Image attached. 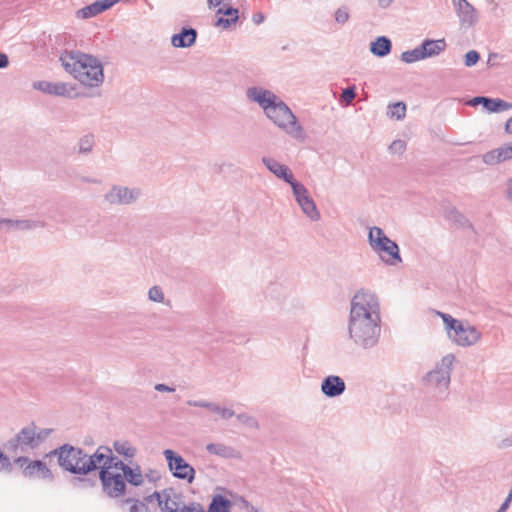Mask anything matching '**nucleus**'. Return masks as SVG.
Here are the masks:
<instances>
[{"label":"nucleus","instance_id":"41","mask_svg":"<svg viewBox=\"0 0 512 512\" xmlns=\"http://www.w3.org/2000/svg\"><path fill=\"white\" fill-rule=\"evenodd\" d=\"M334 18L337 24L344 25L350 18L349 10L347 7H340L334 13Z\"/></svg>","mask_w":512,"mask_h":512},{"label":"nucleus","instance_id":"28","mask_svg":"<svg viewBox=\"0 0 512 512\" xmlns=\"http://www.w3.org/2000/svg\"><path fill=\"white\" fill-rule=\"evenodd\" d=\"M46 226V223L41 220H32V219H21V220H12L10 222V227L18 230H31L35 228H43Z\"/></svg>","mask_w":512,"mask_h":512},{"label":"nucleus","instance_id":"26","mask_svg":"<svg viewBox=\"0 0 512 512\" xmlns=\"http://www.w3.org/2000/svg\"><path fill=\"white\" fill-rule=\"evenodd\" d=\"M232 503L229 499L220 494L212 497L207 512H230Z\"/></svg>","mask_w":512,"mask_h":512},{"label":"nucleus","instance_id":"6","mask_svg":"<svg viewBox=\"0 0 512 512\" xmlns=\"http://www.w3.org/2000/svg\"><path fill=\"white\" fill-rule=\"evenodd\" d=\"M51 455L58 456V463L64 470L75 474L84 475V462L86 453L81 449L69 444H64L50 452Z\"/></svg>","mask_w":512,"mask_h":512},{"label":"nucleus","instance_id":"7","mask_svg":"<svg viewBox=\"0 0 512 512\" xmlns=\"http://www.w3.org/2000/svg\"><path fill=\"white\" fill-rule=\"evenodd\" d=\"M4 447L8 452L13 454H25L37 449L39 446L34 435V423L23 427L14 437L5 443Z\"/></svg>","mask_w":512,"mask_h":512},{"label":"nucleus","instance_id":"54","mask_svg":"<svg viewBox=\"0 0 512 512\" xmlns=\"http://www.w3.org/2000/svg\"><path fill=\"white\" fill-rule=\"evenodd\" d=\"M504 150V154L506 157V160L512 159V141L508 143L507 145L502 146Z\"/></svg>","mask_w":512,"mask_h":512},{"label":"nucleus","instance_id":"35","mask_svg":"<svg viewBox=\"0 0 512 512\" xmlns=\"http://www.w3.org/2000/svg\"><path fill=\"white\" fill-rule=\"evenodd\" d=\"M94 146V135L86 134L82 136L78 141V153L89 154Z\"/></svg>","mask_w":512,"mask_h":512},{"label":"nucleus","instance_id":"40","mask_svg":"<svg viewBox=\"0 0 512 512\" xmlns=\"http://www.w3.org/2000/svg\"><path fill=\"white\" fill-rule=\"evenodd\" d=\"M13 470V463L10 458L0 449V473L10 474Z\"/></svg>","mask_w":512,"mask_h":512},{"label":"nucleus","instance_id":"56","mask_svg":"<svg viewBox=\"0 0 512 512\" xmlns=\"http://www.w3.org/2000/svg\"><path fill=\"white\" fill-rule=\"evenodd\" d=\"M506 197L512 203V178L506 183Z\"/></svg>","mask_w":512,"mask_h":512},{"label":"nucleus","instance_id":"63","mask_svg":"<svg viewBox=\"0 0 512 512\" xmlns=\"http://www.w3.org/2000/svg\"><path fill=\"white\" fill-rule=\"evenodd\" d=\"M452 1H453V4H454L455 8H456L459 4H462V3L467 2V0H452Z\"/></svg>","mask_w":512,"mask_h":512},{"label":"nucleus","instance_id":"31","mask_svg":"<svg viewBox=\"0 0 512 512\" xmlns=\"http://www.w3.org/2000/svg\"><path fill=\"white\" fill-rule=\"evenodd\" d=\"M113 448L118 454L123 455L126 458H133L137 452L136 448L128 441H114Z\"/></svg>","mask_w":512,"mask_h":512},{"label":"nucleus","instance_id":"20","mask_svg":"<svg viewBox=\"0 0 512 512\" xmlns=\"http://www.w3.org/2000/svg\"><path fill=\"white\" fill-rule=\"evenodd\" d=\"M421 49L423 52L424 59L438 56L446 48L445 39H425L421 43Z\"/></svg>","mask_w":512,"mask_h":512},{"label":"nucleus","instance_id":"34","mask_svg":"<svg viewBox=\"0 0 512 512\" xmlns=\"http://www.w3.org/2000/svg\"><path fill=\"white\" fill-rule=\"evenodd\" d=\"M401 61L411 64L424 59L421 46H418L412 50L402 52L400 56Z\"/></svg>","mask_w":512,"mask_h":512},{"label":"nucleus","instance_id":"15","mask_svg":"<svg viewBox=\"0 0 512 512\" xmlns=\"http://www.w3.org/2000/svg\"><path fill=\"white\" fill-rule=\"evenodd\" d=\"M112 460H115L112 449L108 446H99L92 455L86 453L82 473L87 475L98 468L101 470L102 467L107 466V463H110Z\"/></svg>","mask_w":512,"mask_h":512},{"label":"nucleus","instance_id":"27","mask_svg":"<svg viewBox=\"0 0 512 512\" xmlns=\"http://www.w3.org/2000/svg\"><path fill=\"white\" fill-rule=\"evenodd\" d=\"M445 217L458 227H471L469 220L455 207H448L445 211Z\"/></svg>","mask_w":512,"mask_h":512},{"label":"nucleus","instance_id":"53","mask_svg":"<svg viewBox=\"0 0 512 512\" xmlns=\"http://www.w3.org/2000/svg\"><path fill=\"white\" fill-rule=\"evenodd\" d=\"M154 389L158 392H174L175 391V388L174 387H171V386H168L166 384H163V383H158L154 386Z\"/></svg>","mask_w":512,"mask_h":512},{"label":"nucleus","instance_id":"5","mask_svg":"<svg viewBox=\"0 0 512 512\" xmlns=\"http://www.w3.org/2000/svg\"><path fill=\"white\" fill-rule=\"evenodd\" d=\"M454 362L455 356L453 354H446L435 367L423 377L425 385L440 397L445 396L448 392Z\"/></svg>","mask_w":512,"mask_h":512},{"label":"nucleus","instance_id":"24","mask_svg":"<svg viewBox=\"0 0 512 512\" xmlns=\"http://www.w3.org/2000/svg\"><path fill=\"white\" fill-rule=\"evenodd\" d=\"M122 475L125 482L127 481L135 487L141 486L144 483V475L142 474L141 468L138 464L128 466Z\"/></svg>","mask_w":512,"mask_h":512},{"label":"nucleus","instance_id":"10","mask_svg":"<svg viewBox=\"0 0 512 512\" xmlns=\"http://www.w3.org/2000/svg\"><path fill=\"white\" fill-rule=\"evenodd\" d=\"M14 463L22 469L23 476L29 479L53 481L54 476L46 463L41 460L30 461L26 456L15 458Z\"/></svg>","mask_w":512,"mask_h":512},{"label":"nucleus","instance_id":"32","mask_svg":"<svg viewBox=\"0 0 512 512\" xmlns=\"http://www.w3.org/2000/svg\"><path fill=\"white\" fill-rule=\"evenodd\" d=\"M171 493L172 489H167V495L164 496L163 501H160V509L162 512H178L181 509L178 501L171 498Z\"/></svg>","mask_w":512,"mask_h":512},{"label":"nucleus","instance_id":"61","mask_svg":"<svg viewBox=\"0 0 512 512\" xmlns=\"http://www.w3.org/2000/svg\"><path fill=\"white\" fill-rule=\"evenodd\" d=\"M223 0H208V4L210 7H217L221 4Z\"/></svg>","mask_w":512,"mask_h":512},{"label":"nucleus","instance_id":"3","mask_svg":"<svg viewBox=\"0 0 512 512\" xmlns=\"http://www.w3.org/2000/svg\"><path fill=\"white\" fill-rule=\"evenodd\" d=\"M60 61L64 70L85 86L95 88L104 82L103 64L94 55L79 50H65L60 55Z\"/></svg>","mask_w":512,"mask_h":512},{"label":"nucleus","instance_id":"30","mask_svg":"<svg viewBox=\"0 0 512 512\" xmlns=\"http://www.w3.org/2000/svg\"><path fill=\"white\" fill-rule=\"evenodd\" d=\"M482 159L485 164L491 166L507 161L502 146L497 149L488 151L483 155Z\"/></svg>","mask_w":512,"mask_h":512},{"label":"nucleus","instance_id":"23","mask_svg":"<svg viewBox=\"0 0 512 512\" xmlns=\"http://www.w3.org/2000/svg\"><path fill=\"white\" fill-rule=\"evenodd\" d=\"M483 108L489 113H501L512 110V103L500 98L487 97Z\"/></svg>","mask_w":512,"mask_h":512},{"label":"nucleus","instance_id":"55","mask_svg":"<svg viewBox=\"0 0 512 512\" xmlns=\"http://www.w3.org/2000/svg\"><path fill=\"white\" fill-rule=\"evenodd\" d=\"M9 65V58L8 56L0 51V69H4L8 67Z\"/></svg>","mask_w":512,"mask_h":512},{"label":"nucleus","instance_id":"57","mask_svg":"<svg viewBox=\"0 0 512 512\" xmlns=\"http://www.w3.org/2000/svg\"><path fill=\"white\" fill-rule=\"evenodd\" d=\"M102 3V6L104 10L111 8L113 5H115L119 0H100Z\"/></svg>","mask_w":512,"mask_h":512},{"label":"nucleus","instance_id":"60","mask_svg":"<svg viewBox=\"0 0 512 512\" xmlns=\"http://www.w3.org/2000/svg\"><path fill=\"white\" fill-rule=\"evenodd\" d=\"M394 2V0H378V5L380 8L382 9H386L388 8L392 3Z\"/></svg>","mask_w":512,"mask_h":512},{"label":"nucleus","instance_id":"8","mask_svg":"<svg viewBox=\"0 0 512 512\" xmlns=\"http://www.w3.org/2000/svg\"><path fill=\"white\" fill-rule=\"evenodd\" d=\"M168 468L173 477L191 484L195 480V469L178 453L171 449L163 451Z\"/></svg>","mask_w":512,"mask_h":512},{"label":"nucleus","instance_id":"1","mask_svg":"<svg viewBox=\"0 0 512 512\" xmlns=\"http://www.w3.org/2000/svg\"><path fill=\"white\" fill-rule=\"evenodd\" d=\"M349 339L363 350L376 347L381 336L380 302L375 292L359 289L350 301L347 323Z\"/></svg>","mask_w":512,"mask_h":512},{"label":"nucleus","instance_id":"50","mask_svg":"<svg viewBox=\"0 0 512 512\" xmlns=\"http://www.w3.org/2000/svg\"><path fill=\"white\" fill-rule=\"evenodd\" d=\"M107 466H109V471L112 469L121 470L122 473L124 470L129 466L125 464L122 460H119L117 457H115V460H112L110 463H107Z\"/></svg>","mask_w":512,"mask_h":512},{"label":"nucleus","instance_id":"11","mask_svg":"<svg viewBox=\"0 0 512 512\" xmlns=\"http://www.w3.org/2000/svg\"><path fill=\"white\" fill-rule=\"evenodd\" d=\"M99 479L102 483L103 491L112 498H118L125 493L126 482L120 473L109 471V466H104L99 471Z\"/></svg>","mask_w":512,"mask_h":512},{"label":"nucleus","instance_id":"47","mask_svg":"<svg viewBox=\"0 0 512 512\" xmlns=\"http://www.w3.org/2000/svg\"><path fill=\"white\" fill-rule=\"evenodd\" d=\"M124 502L131 503L129 512H140L141 510H145V512H147L148 510V507L144 503L139 502L138 500L127 498Z\"/></svg>","mask_w":512,"mask_h":512},{"label":"nucleus","instance_id":"48","mask_svg":"<svg viewBox=\"0 0 512 512\" xmlns=\"http://www.w3.org/2000/svg\"><path fill=\"white\" fill-rule=\"evenodd\" d=\"M186 403H187V405L192 406V407H201V408H205V409H208L209 411H211L214 402H210V401H206V400H188Z\"/></svg>","mask_w":512,"mask_h":512},{"label":"nucleus","instance_id":"43","mask_svg":"<svg viewBox=\"0 0 512 512\" xmlns=\"http://www.w3.org/2000/svg\"><path fill=\"white\" fill-rule=\"evenodd\" d=\"M96 481L89 479V478H83V477H76L71 480V484L75 488H89L93 487L95 485Z\"/></svg>","mask_w":512,"mask_h":512},{"label":"nucleus","instance_id":"29","mask_svg":"<svg viewBox=\"0 0 512 512\" xmlns=\"http://www.w3.org/2000/svg\"><path fill=\"white\" fill-rule=\"evenodd\" d=\"M104 8L100 0L85 6L77 11V17L82 19H88L94 17L102 12H104Z\"/></svg>","mask_w":512,"mask_h":512},{"label":"nucleus","instance_id":"25","mask_svg":"<svg viewBox=\"0 0 512 512\" xmlns=\"http://www.w3.org/2000/svg\"><path fill=\"white\" fill-rule=\"evenodd\" d=\"M217 14L227 16V18L220 17L216 21V26H221L223 28H228L232 23H235L239 17L238 10L233 7L219 8Z\"/></svg>","mask_w":512,"mask_h":512},{"label":"nucleus","instance_id":"38","mask_svg":"<svg viewBox=\"0 0 512 512\" xmlns=\"http://www.w3.org/2000/svg\"><path fill=\"white\" fill-rule=\"evenodd\" d=\"M211 412L218 414L224 420H228L235 415V412L232 409L221 407L215 402L213 403Z\"/></svg>","mask_w":512,"mask_h":512},{"label":"nucleus","instance_id":"17","mask_svg":"<svg viewBox=\"0 0 512 512\" xmlns=\"http://www.w3.org/2000/svg\"><path fill=\"white\" fill-rule=\"evenodd\" d=\"M321 393L327 398H337L346 390V384L338 375H328L323 378L320 385Z\"/></svg>","mask_w":512,"mask_h":512},{"label":"nucleus","instance_id":"42","mask_svg":"<svg viewBox=\"0 0 512 512\" xmlns=\"http://www.w3.org/2000/svg\"><path fill=\"white\" fill-rule=\"evenodd\" d=\"M53 432L52 429L49 428H40L37 429L36 425L34 424V435L37 441L38 446H40Z\"/></svg>","mask_w":512,"mask_h":512},{"label":"nucleus","instance_id":"37","mask_svg":"<svg viewBox=\"0 0 512 512\" xmlns=\"http://www.w3.org/2000/svg\"><path fill=\"white\" fill-rule=\"evenodd\" d=\"M148 298L152 302L163 303L165 300L164 292L160 286H152L148 291Z\"/></svg>","mask_w":512,"mask_h":512},{"label":"nucleus","instance_id":"39","mask_svg":"<svg viewBox=\"0 0 512 512\" xmlns=\"http://www.w3.org/2000/svg\"><path fill=\"white\" fill-rule=\"evenodd\" d=\"M237 420L242 424L252 429H258L259 424L255 417L246 413H241L236 416Z\"/></svg>","mask_w":512,"mask_h":512},{"label":"nucleus","instance_id":"22","mask_svg":"<svg viewBox=\"0 0 512 512\" xmlns=\"http://www.w3.org/2000/svg\"><path fill=\"white\" fill-rule=\"evenodd\" d=\"M392 49V42L386 36H379L370 43V51L377 57L387 56Z\"/></svg>","mask_w":512,"mask_h":512},{"label":"nucleus","instance_id":"51","mask_svg":"<svg viewBox=\"0 0 512 512\" xmlns=\"http://www.w3.org/2000/svg\"><path fill=\"white\" fill-rule=\"evenodd\" d=\"M165 495H167V489L163 490L162 492L155 491L153 494L146 497V501L152 502L153 500H156L160 506V501H163Z\"/></svg>","mask_w":512,"mask_h":512},{"label":"nucleus","instance_id":"44","mask_svg":"<svg viewBox=\"0 0 512 512\" xmlns=\"http://www.w3.org/2000/svg\"><path fill=\"white\" fill-rule=\"evenodd\" d=\"M406 149V142L403 140H394L388 150L391 154H402Z\"/></svg>","mask_w":512,"mask_h":512},{"label":"nucleus","instance_id":"19","mask_svg":"<svg viewBox=\"0 0 512 512\" xmlns=\"http://www.w3.org/2000/svg\"><path fill=\"white\" fill-rule=\"evenodd\" d=\"M457 15L460 22L465 27H472L478 20L475 8L467 1L456 7Z\"/></svg>","mask_w":512,"mask_h":512},{"label":"nucleus","instance_id":"13","mask_svg":"<svg viewBox=\"0 0 512 512\" xmlns=\"http://www.w3.org/2000/svg\"><path fill=\"white\" fill-rule=\"evenodd\" d=\"M33 88L49 95L66 97L69 99L79 96L76 92V87L65 82H49L44 80L36 81L33 83Z\"/></svg>","mask_w":512,"mask_h":512},{"label":"nucleus","instance_id":"64","mask_svg":"<svg viewBox=\"0 0 512 512\" xmlns=\"http://www.w3.org/2000/svg\"><path fill=\"white\" fill-rule=\"evenodd\" d=\"M145 477H147L149 479V481H154L158 478V476L154 477V476H152V474H148V473L145 474Z\"/></svg>","mask_w":512,"mask_h":512},{"label":"nucleus","instance_id":"21","mask_svg":"<svg viewBox=\"0 0 512 512\" xmlns=\"http://www.w3.org/2000/svg\"><path fill=\"white\" fill-rule=\"evenodd\" d=\"M206 451L209 454L219 456L224 459L238 458V452L231 446L222 443H209L206 445Z\"/></svg>","mask_w":512,"mask_h":512},{"label":"nucleus","instance_id":"18","mask_svg":"<svg viewBox=\"0 0 512 512\" xmlns=\"http://www.w3.org/2000/svg\"><path fill=\"white\" fill-rule=\"evenodd\" d=\"M197 31L191 27H183L181 31L174 34L171 38V44L176 48H187L195 44Z\"/></svg>","mask_w":512,"mask_h":512},{"label":"nucleus","instance_id":"49","mask_svg":"<svg viewBox=\"0 0 512 512\" xmlns=\"http://www.w3.org/2000/svg\"><path fill=\"white\" fill-rule=\"evenodd\" d=\"M180 512H205L200 503L192 502L189 505H184Z\"/></svg>","mask_w":512,"mask_h":512},{"label":"nucleus","instance_id":"59","mask_svg":"<svg viewBox=\"0 0 512 512\" xmlns=\"http://www.w3.org/2000/svg\"><path fill=\"white\" fill-rule=\"evenodd\" d=\"M504 130L507 134L512 135V116L506 121Z\"/></svg>","mask_w":512,"mask_h":512},{"label":"nucleus","instance_id":"36","mask_svg":"<svg viewBox=\"0 0 512 512\" xmlns=\"http://www.w3.org/2000/svg\"><path fill=\"white\" fill-rule=\"evenodd\" d=\"M385 237H387V235L380 227L374 226L369 228L368 243L371 248L380 243L383 239H385Z\"/></svg>","mask_w":512,"mask_h":512},{"label":"nucleus","instance_id":"14","mask_svg":"<svg viewBox=\"0 0 512 512\" xmlns=\"http://www.w3.org/2000/svg\"><path fill=\"white\" fill-rule=\"evenodd\" d=\"M372 250L379 255L380 259L387 265L395 266L402 263L400 248L398 244L388 236L380 243L372 247Z\"/></svg>","mask_w":512,"mask_h":512},{"label":"nucleus","instance_id":"58","mask_svg":"<svg viewBox=\"0 0 512 512\" xmlns=\"http://www.w3.org/2000/svg\"><path fill=\"white\" fill-rule=\"evenodd\" d=\"M264 19H265V17L262 13H256L253 15V18H252L253 22L257 25L263 23Z\"/></svg>","mask_w":512,"mask_h":512},{"label":"nucleus","instance_id":"52","mask_svg":"<svg viewBox=\"0 0 512 512\" xmlns=\"http://www.w3.org/2000/svg\"><path fill=\"white\" fill-rule=\"evenodd\" d=\"M486 98H487L486 96L473 97L472 99L469 100L468 105L473 106V107H475L477 105L484 106Z\"/></svg>","mask_w":512,"mask_h":512},{"label":"nucleus","instance_id":"2","mask_svg":"<svg viewBox=\"0 0 512 512\" xmlns=\"http://www.w3.org/2000/svg\"><path fill=\"white\" fill-rule=\"evenodd\" d=\"M249 101L255 102L263 110L265 116L280 130L296 140H303V128L288 105L271 90L260 86L246 90Z\"/></svg>","mask_w":512,"mask_h":512},{"label":"nucleus","instance_id":"46","mask_svg":"<svg viewBox=\"0 0 512 512\" xmlns=\"http://www.w3.org/2000/svg\"><path fill=\"white\" fill-rule=\"evenodd\" d=\"M355 97L356 92L354 86L344 89L341 93V101L345 102L346 105L351 104Z\"/></svg>","mask_w":512,"mask_h":512},{"label":"nucleus","instance_id":"16","mask_svg":"<svg viewBox=\"0 0 512 512\" xmlns=\"http://www.w3.org/2000/svg\"><path fill=\"white\" fill-rule=\"evenodd\" d=\"M263 165L278 179L283 180L288 183L291 187L293 184H296L298 181L294 179V175L291 169L278 162L276 159L268 156H264L261 159Z\"/></svg>","mask_w":512,"mask_h":512},{"label":"nucleus","instance_id":"12","mask_svg":"<svg viewBox=\"0 0 512 512\" xmlns=\"http://www.w3.org/2000/svg\"><path fill=\"white\" fill-rule=\"evenodd\" d=\"M292 192L303 213L313 221L320 218V213L314 200L309 195L307 188L300 182L293 184Z\"/></svg>","mask_w":512,"mask_h":512},{"label":"nucleus","instance_id":"9","mask_svg":"<svg viewBox=\"0 0 512 512\" xmlns=\"http://www.w3.org/2000/svg\"><path fill=\"white\" fill-rule=\"evenodd\" d=\"M142 191L137 187L112 185L104 194V200L114 206H127L134 204L141 197Z\"/></svg>","mask_w":512,"mask_h":512},{"label":"nucleus","instance_id":"33","mask_svg":"<svg viewBox=\"0 0 512 512\" xmlns=\"http://www.w3.org/2000/svg\"><path fill=\"white\" fill-rule=\"evenodd\" d=\"M406 115V105L404 102L390 104L387 110V116L396 120H402Z\"/></svg>","mask_w":512,"mask_h":512},{"label":"nucleus","instance_id":"62","mask_svg":"<svg viewBox=\"0 0 512 512\" xmlns=\"http://www.w3.org/2000/svg\"><path fill=\"white\" fill-rule=\"evenodd\" d=\"M10 222H11V219H6V218H0V228L3 226V225H7L10 227Z\"/></svg>","mask_w":512,"mask_h":512},{"label":"nucleus","instance_id":"4","mask_svg":"<svg viewBox=\"0 0 512 512\" xmlns=\"http://www.w3.org/2000/svg\"><path fill=\"white\" fill-rule=\"evenodd\" d=\"M438 315L443 321L449 340L455 345L467 348L476 345L481 340V331L470 322L456 319L443 312H438Z\"/></svg>","mask_w":512,"mask_h":512},{"label":"nucleus","instance_id":"45","mask_svg":"<svg viewBox=\"0 0 512 512\" xmlns=\"http://www.w3.org/2000/svg\"><path fill=\"white\" fill-rule=\"evenodd\" d=\"M479 59L480 54L475 50H471L465 54L464 63L467 67H472L477 64Z\"/></svg>","mask_w":512,"mask_h":512}]
</instances>
